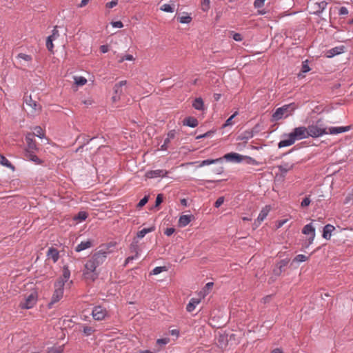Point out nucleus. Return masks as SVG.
<instances>
[{"mask_svg": "<svg viewBox=\"0 0 353 353\" xmlns=\"http://www.w3.org/2000/svg\"><path fill=\"white\" fill-rule=\"evenodd\" d=\"M70 277V271L68 267L64 266L63 268L61 276L57 279L54 283V290L52 296L51 301L48 304L50 308H51L54 303L59 302L62 299L63 296L64 285L65 284L70 285L72 283V281H69Z\"/></svg>", "mask_w": 353, "mask_h": 353, "instance_id": "obj_1", "label": "nucleus"}, {"mask_svg": "<svg viewBox=\"0 0 353 353\" xmlns=\"http://www.w3.org/2000/svg\"><path fill=\"white\" fill-rule=\"evenodd\" d=\"M114 246L115 243L113 242L101 245L100 249L96 252L89 260L93 263V265L97 268V267L105 262L107 255L112 252V248Z\"/></svg>", "mask_w": 353, "mask_h": 353, "instance_id": "obj_2", "label": "nucleus"}, {"mask_svg": "<svg viewBox=\"0 0 353 353\" xmlns=\"http://www.w3.org/2000/svg\"><path fill=\"white\" fill-rule=\"evenodd\" d=\"M297 108V105L295 103H291L286 104L277 108L272 116V121H277L280 119L287 118L292 115L294 111Z\"/></svg>", "mask_w": 353, "mask_h": 353, "instance_id": "obj_3", "label": "nucleus"}, {"mask_svg": "<svg viewBox=\"0 0 353 353\" xmlns=\"http://www.w3.org/2000/svg\"><path fill=\"white\" fill-rule=\"evenodd\" d=\"M23 101L27 107L26 112L28 116L34 117L41 112V105L33 100L31 95H25Z\"/></svg>", "mask_w": 353, "mask_h": 353, "instance_id": "obj_4", "label": "nucleus"}, {"mask_svg": "<svg viewBox=\"0 0 353 353\" xmlns=\"http://www.w3.org/2000/svg\"><path fill=\"white\" fill-rule=\"evenodd\" d=\"M83 276L87 281H94L99 276L97 268L88 259L84 265Z\"/></svg>", "mask_w": 353, "mask_h": 353, "instance_id": "obj_5", "label": "nucleus"}, {"mask_svg": "<svg viewBox=\"0 0 353 353\" xmlns=\"http://www.w3.org/2000/svg\"><path fill=\"white\" fill-rule=\"evenodd\" d=\"M320 120H319L316 124H312L308 125L307 128V137H312L313 138H316L322 136L323 134H327L326 131V128H321L319 125V123Z\"/></svg>", "mask_w": 353, "mask_h": 353, "instance_id": "obj_6", "label": "nucleus"}, {"mask_svg": "<svg viewBox=\"0 0 353 353\" xmlns=\"http://www.w3.org/2000/svg\"><path fill=\"white\" fill-rule=\"evenodd\" d=\"M37 301V293L32 292L28 296H26L24 301L20 303L19 306L22 309H30L34 307Z\"/></svg>", "mask_w": 353, "mask_h": 353, "instance_id": "obj_7", "label": "nucleus"}, {"mask_svg": "<svg viewBox=\"0 0 353 353\" xmlns=\"http://www.w3.org/2000/svg\"><path fill=\"white\" fill-rule=\"evenodd\" d=\"M92 316L96 321H102L108 316V311L102 306L97 305L93 308Z\"/></svg>", "mask_w": 353, "mask_h": 353, "instance_id": "obj_8", "label": "nucleus"}, {"mask_svg": "<svg viewBox=\"0 0 353 353\" xmlns=\"http://www.w3.org/2000/svg\"><path fill=\"white\" fill-rule=\"evenodd\" d=\"M290 134L292 136L294 141L301 140L308 137L307 128L304 126L295 128L290 132Z\"/></svg>", "mask_w": 353, "mask_h": 353, "instance_id": "obj_9", "label": "nucleus"}, {"mask_svg": "<svg viewBox=\"0 0 353 353\" xmlns=\"http://www.w3.org/2000/svg\"><path fill=\"white\" fill-rule=\"evenodd\" d=\"M222 160L232 163H239L243 161V155L236 152H229L222 157Z\"/></svg>", "mask_w": 353, "mask_h": 353, "instance_id": "obj_10", "label": "nucleus"}, {"mask_svg": "<svg viewBox=\"0 0 353 353\" xmlns=\"http://www.w3.org/2000/svg\"><path fill=\"white\" fill-rule=\"evenodd\" d=\"M127 84V81L123 80L116 83L114 86V94L112 97L113 102H117L120 100L123 93L122 87Z\"/></svg>", "mask_w": 353, "mask_h": 353, "instance_id": "obj_11", "label": "nucleus"}, {"mask_svg": "<svg viewBox=\"0 0 353 353\" xmlns=\"http://www.w3.org/2000/svg\"><path fill=\"white\" fill-rule=\"evenodd\" d=\"M290 260L288 259H282L279 261L273 269V274L276 276H280L283 272L285 271L286 267Z\"/></svg>", "mask_w": 353, "mask_h": 353, "instance_id": "obj_12", "label": "nucleus"}, {"mask_svg": "<svg viewBox=\"0 0 353 353\" xmlns=\"http://www.w3.org/2000/svg\"><path fill=\"white\" fill-rule=\"evenodd\" d=\"M26 141L27 144L26 151H36L37 150V146L36 144V141L33 138V134L32 133H28L26 136Z\"/></svg>", "mask_w": 353, "mask_h": 353, "instance_id": "obj_13", "label": "nucleus"}, {"mask_svg": "<svg viewBox=\"0 0 353 353\" xmlns=\"http://www.w3.org/2000/svg\"><path fill=\"white\" fill-rule=\"evenodd\" d=\"M345 47L344 46H339L334 47L326 52V57L328 58H332L336 55L340 54L344 52Z\"/></svg>", "mask_w": 353, "mask_h": 353, "instance_id": "obj_14", "label": "nucleus"}, {"mask_svg": "<svg viewBox=\"0 0 353 353\" xmlns=\"http://www.w3.org/2000/svg\"><path fill=\"white\" fill-rule=\"evenodd\" d=\"M352 128V125L341 126V127H330L329 132L332 134H336L349 131Z\"/></svg>", "mask_w": 353, "mask_h": 353, "instance_id": "obj_15", "label": "nucleus"}, {"mask_svg": "<svg viewBox=\"0 0 353 353\" xmlns=\"http://www.w3.org/2000/svg\"><path fill=\"white\" fill-rule=\"evenodd\" d=\"M48 259H51L54 263H56L59 258V252L54 248H50L47 252Z\"/></svg>", "mask_w": 353, "mask_h": 353, "instance_id": "obj_16", "label": "nucleus"}, {"mask_svg": "<svg viewBox=\"0 0 353 353\" xmlns=\"http://www.w3.org/2000/svg\"><path fill=\"white\" fill-rule=\"evenodd\" d=\"M201 299H202L200 296L198 298H192L186 306V310L188 312H193L195 310L196 305L201 303Z\"/></svg>", "mask_w": 353, "mask_h": 353, "instance_id": "obj_17", "label": "nucleus"}, {"mask_svg": "<svg viewBox=\"0 0 353 353\" xmlns=\"http://www.w3.org/2000/svg\"><path fill=\"white\" fill-rule=\"evenodd\" d=\"M283 136H287L288 139L281 140L279 142V148L290 146L294 143L295 141L293 139L292 136L290 134V133H289L288 134H284Z\"/></svg>", "mask_w": 353, "mask_h": 353, "instance_id": "obj_18", "label": "nucleus"}, {"mask_svg": "<svg viewBox=\"0 0 353 353\" xmlns=\"http://www.w3.org/2000/svg\"><path fill=\"white\" fill-rule=\"evenodd\" d=\"M17 59L19 60L21 63L26 66H28L32 60V58L30 55L24 53H19L17 56Z\"/></svg>", "mask_w": 353, "mask_h": 353, "instance_id": "obj_19", "label": "nucleus"}, {"mask_svg": "<svg viewBox=\"0 0 353 353\" xmlns=\"http://www.w3.org/2000/svg\"><path fill=\"white\" fill-rule=\"evenodd\" d=\"M335 230V228L331 224H327L324 226L323 230L322 236L329 240L331 238L332 232Z\"/></svg>", "mask_w": 353, "mask_h": 353, "instance_id": "obj_20", "label": "nucleus"}, {"mask_svg": "<svg viewBox=\"0 0 353 353\" xmlns=\"http://www.w3.org/2000/svg\"><path fill=\"white\" fill-rule=\"evenodd\" d=\"M214 286L213 282H209L208 283L205 287L202 289V290L200 291L199 294V296H200L201 299H204L205 296L209 294V292L211 291Z\"/></svg>", "mask_w": 353, "mask_h": 353, "instance_id": "obj_21", "label": "nucleus"}, {"mask_svg": "<svg viewBox=\"0 0 353 353\" xmlns=\"http://www.w3.org/2000/svg\"><path fill=\"white\" fill-rule=\"evenodd\" d=\"M183 123L184 125H187L191 128H195L198 125L199 122L196 118L192 117H188L183 120Z\"/></svg>", "mask_w": 353, "mask_h": 353, "instance_id": "obj_22", "label": "nucleus"}, {"mask_svg": "<svg viewBox=\"0 0 353 353\" xmlns=\"http://www.w3.org/2000/svg\"><path fill=\"white\" fill-rule=\"evenodd\" d=\"M192 215H182L179 219V225L180 227L188 225L192 220Z\"/></svg>", "mask_w": 353, "mask_h": 353, "instance_id": "obj_23", "label": "nucleus"}, {"mask_svg": "<svg viewBox=\"0 0 353 353\" xmlns=\"http://www.w3.org/2000/svg\"><path fill=\"white\" fill-rule=\"evenodd\" d=\"M92 246L91 241H82L77 245L75 250L77 252H81L85 249L90 248Z\"/></svg>", "mask_w": 353, "mask_h": 353, "instance_id": "obj_24", "label": "nucleus"}, {"mask_svg": "<svg viewBox=\"0 0 353 353\" xmlns=\"http://www.w3.org/2000/svg\"><path fill=\"white\" fill-rule=\"evenodd\" d=\"M192 106L197 110H203L204 109V103L201 97L196 98L193 103Z\"/></svg>", "mask_w": 353, "mask_h": 353, "instance_id": "obj_25", "label": "nucleus"}, {"mask_svg": "<svg viewBox=\"0 0 353 353\" xmlns=\"http://www.w3.org/2000/svg\"><path fill=\"white\" fill-rule=\"evenodd\" d=\"M316 5L317 6L318 9L315 12H314V14L319 17L320 14L326 8L327 3L325 1H322L319 3H316Z\"/></svg>", "mask_w": 353, "mask_h": 353, "instance_id": "obj_26", "label": "nucleus"}, {"mask_svg": "<svg viewBox=\"0 0 353 353\" xmlns=\"http://www.w3.org/2000/svg\"><path fill=\"white\" fill-rule=\"evenodd\" d=\"M279 170L282 175H285L288 171L293 168V165H290L288 163H285L282 165L277 166Z\"/></svg>", "mask_w": 353, "mask_h": 353, "instance_id": "obj_27", "label": "nucleus"}, {"mask_svg": "<svg viewBox=\"0 0 353 353\" xmlns=\"http://www.w3.org/2000/svg\"><path fill=\"white\" fill-rule=\"evenodd\" d=\"M253 137V133L250 130H246L238 136L237 140L246 141Z\"/></svg>", "mask_w": 353, "mask_h": 353, "instance_id": "obj_28", "label": "nucleus"}, {"mask_svg": "<svg viewBox=\"0 0 353 353\" xmlns=\"http://www.w3.org/2000/svg\"><path fill=\"white\" fill-rule=\"evenodd\" d=\"M302 232L306 235H315V228L313 227L312 223H309L303 227Z\"/></svg>", "mask_w": 353, "mask_h": 353, "instance_id": "obj_29", "label": "nucleus"}, {"mask_svg": "<svg viewBox=\"0 0 353 353\" xmlns=\"http://www.w3.org/2000/svg\"><path fill=\"white\" fill-rule=\"evenodd\" d=\"M34 151H26V159L36 163L37 164L41 163L40 159L34 154Z\"/></svg>", "mask_w": 353, "mask_h": 353, "instance_id": "obj_30", "label": "nucleus"}, {"mask_svg": "<svg viewBox=\"0 0 353 353\" xmlns=\"http://www.w3.org/2000/svg\"><path fill=\"white\" fill-rule=\"evenodd\" d=\"M238 112L236 111L234 113H233L226 121L225 122L222 124V129L223 128H226L229 126H232V125L234 124V121H233V119L236 117V115H238Z\"/></svg>", "mask_w": 353, "mask_h": 353, "instance_id": "obj_31", "label": "nucleus"}, {"mask_svg": "<svg viewBox=\"0 0 353 353\" xmlns=\"http://www.w3.org/2000/svg\"><path fill=\"white\" fill-rule=\"evenodd\" d=\"M269 211L270 208L268 206L266 205L265 208H263L257 217V222H262L268 216Z\"/></svg>", "mask_w": 353, "mask_h": 353, "instance_id": "obj_32", "label": "nucleus"}, {"mask_svg": "<svg viewBox=\"0 0 353 353\" xmlns=\"http://www.w3.org/2000/svg\"><path fill=\"white\" fill-rule=\"evenodd\" d=\"M310 68L308 65V60H305L304 61L302 62V65H301V72L299 73L298 74V77H304V74L305 73L309 72L310 70Z\"/></svg>", "mask_w": 353, "mask_h": 353, "instance_id": "obj_33", "label": "nucleus"}, {"mask_svg": "<svg viewBox=\"0 0 353 353\" xmlns=\"http://www.w3.org/2000/svg\"><path fill=\"white\" fill-rule=\"evenodd\" d=\"M82 332L85 336H88L92 334L95 332V328L92 326H88L86 325H81Z\"/></svg>", "mask_w": 353, "mask_h": 353, "instance_id": "obj_34", "label": "nucleus"}, {"mask_svg": "<svg viewBox=\"0 0 353 353\" xmlns=\"http://www.w3.org/2000/svg\"><path fill=\"white\" fill-rule=\"evenodd\" d=\"M34 136H36L37 137H39L41 139L45 137V131L44 130L40 127V126H36L34 128V132L32 133Z\"/></svg>", "mask_w": 353, "mask_h": 353, "instance_id": "obj_35", "label": "nucleus"}, {"mask_svg": "<svg viewBox=\"0 0 353 353\" xmlns=\"http://www.w3.org/2000/svg\"><path fill=\"white\" fill-rule=\"evenodd\" d=\"M0 164L11 169L12 170H14V167L12 165V163L1 154H0Z\"/></svg>", "mask_w": 353, "mask_h": 353, "instance_id": "obj_36", "label": "nucleus"}, {"mask_svg": "<svg viewBox=\"0 0 353 353\" xmlns=\"http://www.w3.org/2000/svg\"><path fill=\"white\" fill-rule=\"evenodd\" d=\"M154 227H150L149 228H143L137 233V237L139 239L143 238L145 235L149 232L154 231Z\"/></svg>", "mask_w": 353, "mask_h": 353, "instance_id": "obj_37", "label": "nucleus"}, {"mask_svg": "<svg viewBox=\"0 0 353 353\" xmlns=\"http://www.w3.org/2000/svg\"><path fill=\"white\" fill-rule=\"evenodd\" d=\"M160 10L161 11L165 12H174V4H163L161 6Z\"/></svg>", "mask_w": 353, "mask_h": 353, "instance_id": "obj_38", "label": "nucleus"}, {"mask_svg": "<svg viewBox=\"0 0 353 353\" xmlns=\"http://www.w3.org/2000/svg\"><path fill=\"white\" fill-rule=\"evenodd\" d=\"M243 161L249 165H258L259 164L257 161L248 156L243 155Z\"/></svg>", "mask_w": 353, "mask_h": 353, "instance_id": "obj_39", "label": "nucleus"}, {"mask_svg": "<svg viewBox=\"0 0 353 353\" xmlns=\"http://www.w3.org/2000/svg\"><path fill=\"white\" fill-rule=\"evenodd\" d=\"M64 350L63 345L54 346L48 349L47 353H63Z\"/></svg>", "mask_w": 353, "mask_h": 353, "instance_id": "obj_40", "label": "nucleus"}, {"mask_svg": "<svg viewBox=\"0 0 353 353\" xmlns=\"http://www.w3.org/2000/svg\"><path fill=\"white\" fill-rule=\"evenodd\" d=\"M225 34H228L229 37H232L233 39L236 41L242 40V36L239 33L234 32L233 31H228V32H225Z\"/></svg>", "mask_w": 353, "mask_h": 353, "instance_id": "obj_41", "label": "nucleus"}, {"mask_svg": "<svg viewBox=\"0 0 353 353\" xmlns=\"http://www.w3.org/2000/svg\"><path fill=\"white\" fill-rule=\"evenodd\" d=\"M74 83L76 85L82 86L87 83V79L83 77H74Z\"/></svg>", "mask_w": 353, "mask_h": 353, "instance_id": "obj_42", "label": "nucleus"}, {"mask_svg": "<svg viewBox=\"0 0 353 353\" xmlns=\"http://www.w3.org/2000/svg\"><path fill=\"white\" fill-rule=\"evenodd\" d=\"M87 217H88V214L85 212L81 211L77 214V215H76L74 217V220H77L79 222H81V221L85 220Z\"/></svg>", "mask_w": 353, "mask_h": 353, "instance_id": "obj_43", "label": "nucleus"}, {"mask_svg": "<svg viewBox=\"0 0 353 353\" xmlns=\"http://www.w3.org/2000/svg\"><path fill=\"white\" fill-rule=\"evenodd\" d=\"M53 37H48L46 41V47L48 50L50 52H52L54 45H53V41L55 40L54 39H52Z\"/></svg>", "mask_w": 353, "mask_h": 353, "instance_id": "obj_44", "label": "nucleus"}, {"mask_svg": "<svg viewBox=\"0 0 353 353\" xmlns=\"http://www.w3.org/2000/svg\"><path fill=\"white\" fill-rule=\"evenodd\" d=\"M309 259L308 256H306L304 254H298L295 256V258L293 260V262H303L307 261Z\"/></svg>", "mask_w": 353, "mask_h": 353, "instance_id": "obj_45", "label": "nucleus"}, {"mask_svg": "<svg viewBox=\"0 0 353 353\" xmlns=\"http://www.w3.org/2000/svg\"><path fill=\"white\" fill-rule=\"evenodd\" d=\"M310 203L311 200L310 199V196H305L301 201V206L302 208H305L310 205Z\"/></svg>", "mask_w": 353, "mask_h": 353, "instance_id": "obj_46", "label": "nucleus"}, {"mask_svg": "<svg viewBox=\"0 0 353 353\" xmlns=\"http://www.w3.org/2000/svg\"><path fill=\"white\" fill-rule=\"evenodd\" d=\"M179 21L181 23H189L192 21V18L188 15L182 16L179 18Z\"/></svg>", "mask_w": 353, "mask_h": 353, "instance_id": "obj_47", "label": "nucleus"}, {"mask_svg": "<svg viewBox=\"0 0 353 353\" xmlns=\"http://www.w3.org/2000/svg\"><path fill=\"white\" fill-rule=\"evenodd\" d=\"M210 8V0H201V9L203 11L208 10Z\"/></svg>", "mask_w": 353, "mask_h": 353, "instance_id": "obj_48", "label": "nucleus"}, {"mask_svg": "<svg viewBox=\"0 0 353 353\" xmlns=\"http://www.w3.org/2000/svg\"><path fill=\"white\" fill-rule=\"evenodd\" d=\"M163 172V170H157L152 171L150 174H148L149 177H157L161 176V174Z\"/></svg>", "mask_w": 353, "mask_h": 353, "instance_id": "obj_49", "label": "nucleus"}, {"mask_svg": "<svg viewBox=\"0 0 353 353\" xmlns=\"http://www.w3.org/2000/svg\"><path fill=\"white\" fill-rule=\"evenodd\" d=\"M148 201V196H145L142 199L140 200L137 204V208H141L144 206Z\"/></svg>", "mask_w": 353, "mask_h": 353, "instance_id": "obj_50", "label": "nucleus"}, {"mask_svg": "<svg viewBox=\"0 0 353 353\" xmlns=\"http://www.w3.org/2000/svg\"><path fill=\"white\" fill-rule=\"evenodd\" d=\"M265 0H255L254 2V6L255 8H261L264 6Z\"/></svg>", "mask_w": 353, "mask_h": 353, "instance_id": "obj_51", "label": "nucleus"}, {"mask_svg": "<svg viewBox=\"0 0 353 353\" xmlns=\"http://www.w3.org/2000/svg\"><path fill=\"white\" fill-rule=\"evenodd\" d=\"M165 267H156L155 268L153 269L152 274L157 275L160 274L163 271H165Z\"/></svg>", "mask_w": 353, "mask_h": 353, "instance_id": "obj_52", "label": "nucleus"}, {"mask_svg": "<svg viewBox=\"0 0 353 353\" xmlns=\"http://www.w3.org/2000/svg\"><path fill=\"white\" fill-rule=\"evenodd\" d=\"M118 4V0H112L105 4L107 8H112Z\"/></svg>", "mask_w": 353, "mask_h": 353, "instance_id": "obj_53", "label": "nucleus"}, {"mask_svg": "<svg viewBox=\"0 0 353 353\" xmlns=\"http://www.w3.org/2000/svg\"><path fill=\"white\" fill-rule=\"evenodd\" d=\"M163 199V196L161 194H159L157 196L155 201V206H159L162 202Z\"/></svg>", "mask_w": 353, "mask_h": 353, "instance_id": "obj_54", "label": "nucleus"}, {"mask_svg": "<svg viewBox=\"0 0 353 353\" xmlns=\"http://www.w3.org/2000/svg\"><path fill=\"white\" fill-rule=\"evenodd\" d=\"M111 25L114 27V28H123V24L121 21H112L111 22Z\"/></svg>", "mask_w": 353, "mask_h": 353, "instance_id": "obj_55", "label": "nucleus"}, {"mask_svg": "<svg viewBox=\"0 0 353 353\" xmlns=\"http://www.w3.org/2000/svg\"><path fill=\"white\" fill-rule=\"evenodd\" d=\"M348 14V10L345 7L340 8L339 10V15H346Z\"/></svg>", "mask_w": 353, "mask_h": 353, "instance_id": "obj_56", "label": "nucleus"}, {"mask_svg": "<svg viewBox=\"0 0 353 353\" xmlns=\"http://www.w3.org/2000/svg\"><path fill=\"white\" fill-rule=\"evenodd\" d=\"M170 141L169 140V138H165L163 142V144L161 145V150H165L168 148V145Z\"/></svg>", "mask_w": 353, "mask_h": 353, "instance_id": "obj_57", "label": "nucleus"}, {"mask_svg": "<svg viewBox=\"0 0 353 353\" xmlns=\"http://www.w3.org/2000/svg\"><path fill=\"white\" fill-rule=\"evenodd\" d=\"M50 37H53L52 39H56L59 37V31L57 30V26H55L52 30V34Z\"/></svg>", "mask_w": 353, "mask_h": 353, "instance_id": "obj_58", "label": "nucleus"}, {"mask_svg": "<svg viewBox=\"0 0 353 353\" xmlns=\"http://www.w3.org/2000/svg\"><path fill=\"white\" fill-rule=\"evenodd\" d=\"M174 231L175 230L173 228H169L165 230L164 233L165 235L170 236L174 232Z\"/></svg>", "mask_w": 353, "mask_h": 353, "instance_id": "obj_59", "label": "nucleus"}, {"mask_svg": "<svg viewBox=\"0 0 353 353\" xmlns=\"http://www.w3.org/2000/svg\"><path fill=\"white\" fill-rule=\"evenodd\" d=\"M250 131L253 133V136H254L255 134H257L259 132L260 125L259 124H256V125H254V127Z\"/></svg>", "mask_w": 353, "mask_h": 353, "instance_id": "obj_60", "label": "nucleus"}, {"mask_svg": "<svg viewBox=\"0 0 353 353\" xmlns=\"http://www.w3.org/2000/svg\"><path fill=\"white\" fill-rule=\"evenodd\" d=\"M169 342V339H159L157 343L159 345H165Z\"/></svg>", "mask_w": 353, "mask_h": 353, "instance_id": "obj_61", "label": "nucleus"}, {"mask_svg": "<svg viewBox=\"0 0 353 353\" xmlns=\"http://www.w3.org/2000/svg\"><path fill=\"white\" fill-rule=\"evenodd\" d=\"M315 235H310L308 239H307V244L305 245V248H307L310 244L312 243L314 239Z\"/></svg>", "mask_w": 353, "mask_h": 353, "instance_id": "obj_62", "label": "nucleus"}, {"mask_svg": "<svg viewBox=\"0 0 353 353\" xmlns=\"http://www.w3.org/2000/svg\"><path fill=\"white\" fill-rule=\"evenodd\" d=\"M90 0H81V3L79 4V8H83L85 6Z\"/></svg>", "mask_w": 353, "mask_h": 353, "instance_id": "obj_63", "label": "nucleus"}, {"mask_svg": "<svg viewBox=\"0 0 353 353\" xmlns=\"http://www.w3.org/2000/svg\"><path fill=\"white\" fill-rule=\"evenodd\" d=\"M100 50L102 53H106L109 50L108 46L105 45L101 46L100 47Z\"/></svg>", "mask_w": 353, "mask_h": 353, "instance_id": "obj_64", "label": "nucleus"}]
</instances>
